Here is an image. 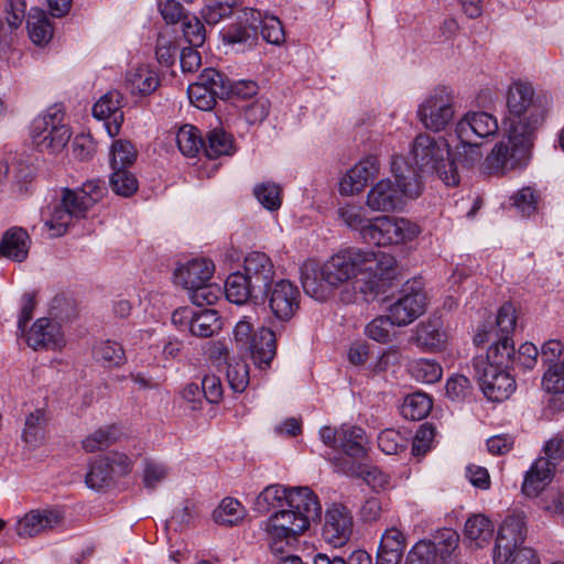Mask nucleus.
I'll list each match as a JSON object with an SVG mask.
<instances>
[{"label": "nucleus", "mask_w": 564, "mask_h": 564, "mask_svg": "<svg viewBox=\"0 0 564 564\" xmlns=\"http://www.w3.org/2000/svg\"><path fill=\"white\" fill-rule=\"evenodd\" d=\"M394 267L395 259L389 253L350 248L333 254L323 264L305 261L301 267V282L304 292L319 302L349 282L354 293H341L343 302H355L357 293L370 301L390 285Z\"/></svg>", "instance_id": "1"}, {"label": "nucleus", "mask_w": 564, "mask_h": 564, "mask_svg": "<svg viewBox=\"0 0 564 564\" xmlns=\"http://www.w3.org/2000/svg\"><path fill=\"white\" fill-rule=\"evenodd\" d=\"M547 105V97L536 95L529 82L516 80L509 86L507 137L496 143L485 158L481 164L485 174L502 176L513 169L527 165L534 133L545 118Z\"/></svg>", "instance_id": "2"}, {"label": "nucleus", "mask_w": 564, "mask_h": 564, "mask_svg": "<svg viewBox=\"0 0 564 564\" xmlns=\"http://www.w3.org/2000/svg\"><path fill=\"white\" fill-rule=\"evenodd\" d=\"M322 507L317 496H304L299 508L285 507L276 510L261 522L264 540L271 552L282 553L290 542L310 528L311 521L319 519Z\"/></svg>", "instance_id": "3"}, {"label": "nucleus", "mask_w": 564, "mask_h": 564, "mask_svg": "<svg viewBox=\"0 0 564 564\" xmlns=\"http://www.w3.org/2000/svg\"><path fill=\"white\" fill-rule=\"evenodd\" d=\"M391 172L395 178L377 182L367 194V206L373 212L390 213L402 209L405 199L417 198L423 192V183L417 171L402 156H394Z\"/></svg>", "instance_id": "4"}, {"label": "nucleus", "mask_w": 564, "mask_h": 564, "mask_svg": "<svg viewBox=\"0 0 564 564\" xmlns=\"http://www.w3.org/2000/svg\"><path fill=\"white\" fill-rule=\"evenodd\" d=\"M106 192L104 182L89 180L76 189L64 188L61 203L53 208L45 226L53 236H62L73 219L84 218L90 207L99 202Z\"/></svg>", "instance_id": "5"}, {"label": "nucleus", "mask_w": 564, "mask_h": 564, "mask_svg": "<svg viewBox=\"0 0 564 564\" xmlns=\"http://www.w3.org/2000/svg\"><path fill=\"white\" fill-rule=\"evenodd\" d=\"M411 154L422 173H436L447 186L459 183L458 171L449 162V145L444 138L421 133L413 142Z\"/></svg>", "instance_id": "6"}, {"label": "nucleus", "mask_w": 564, "mask_h": 564, "mask_svg": "<svg viewBox=\"0 0 564 564\" xmlns=\"http://www.w3.org/2000/svg\"><path fill=\"white\" fill-rule=\"evenodd\" d=\"M31 137L40 151L52 154L61 152L70 139V131L64 123L62 110L53 106L37 116L32 121Z\"/></svg>", "instance_id": "7"}, {"label": "nucleus", "mask_w": 564, "mask_h": 564, "mask_svg": "<svg viewBox=\"0 0 564 564\" xmlns=\"http://www.w3.org/2000/svg\"><path fill=\"white\" fill-rule=\"evenodd\" d=\"M544 454L525 474L522 492L528 497H536L551 482L557 465L564 459V437L551 438L544 446Z\"/></svg>", "instance_id": "8"}, {"label": "nucleus", "mask_w": 564, "mask_h": 564, "mask_svg": "<svg viewBox=\"0 0 564 564\" xmlns=\"http://www.w3.org/2000/svg\"><path fill=\"white\" fill-rule=\"evenodd\" d=\"M420 234L416 224L406 218L377 217L364 231V240L377 246H390L412 241Z\"/></svg>", "instance_id": "9"}, {"label": "nucleus", "mask_w": 564, "mask_h": 564, "mask_svg": "<svg viewBox=\"0 0 564 564\" xmlns=\"http://www.w3.org/2000/svg\"><path fill=\"white\" fill-rule=\"evenodd\" d=\"M454 113V97L452 90L445 86L435 88L417 110L422 124L434 132L444 130Z\"/></svg>", "instance_id": "10"}, {"label": "nucleus", "mask_w": 564, "mask_h": 564, "mask_svg": "<svg viewBox=\"0 0 564 564\" xmlns=\"http://www.w3.org/2000/svg\"><path fill=\"white\" fill-rule=\"evenodd\" d=\"M427 299L420 281L406 282L400 295L388 308L393 323L403 327L417 319L426 310Z\"/></svg>", "instance_id": "11"}, {"label": "nucleus", "mask_w": 564, "mask_h": 564, "mask_svg": "<svg viewBox=\"0 0 564 564\" xmlns=\"http://www.w3.org/2000/svg\"><path fill=\"white\" fill-rule=\"evenodd\" d=\"M527 535V521L522 512H512L502 521L494 550V564H507L511 551L522 549Z\"/></svg>", "instance_id": "12"}, {"label": "nucleus", "mask_w": 564, "mask_h": 564, "mask_svg": "<svg viewBox=\"0 0 564 564\" xmlns=\"http://www.w3.org/2000/svg\"><path fill=\"white\" fill-rule=\"evenodd\" d=\"M301 293L289 280H279L268 286L262 301H267L273 316L282 322L290 321L300 308Z\"/></svg>", "instance_id": "13"}, {"label": "nucleus", "mask_w": 564, "mask_h": 564, "mask_svg": "<svg viewBox=\"0 0 564 564\" xmlns=\"http://www.w3.org/2000/svg\"><path fill=\"white\" fill-rule=\"evenodd\" d=\"M311 492L313 490L308 487L270 485L257 496L254 509L260 513H265L271 509L299 508V502H302L304 496H311Z\"/></svg>", "instance_id": "14"}, {"label": "nucleus", "mask_w": 564, "mask_h": 564, "mask_svg": "<svg viewBox=\"0 0 564 564\" xmlns=\"http://www.w3.org/2000/svg\"><path fill=\"white\" fill-rule=\"evenodd\" d=\"M354 529V520L348 508L341 503H333L325 513L322 530L323 539L334 547L345 545Z\"/></svg>", "instance_id": "15"}, {"label": "nucleus", "mask_w": 564, "mask_h": 564, "mask_svg": "<svg viewBox=\"0 0 564 564\" xmlns=\"http://www.w3.org/2000/svg\"><path fill=\"white\" fill-rule=\"evenodd\" d=\"M64 514L58 509H33L15 523L14 530L21 539L45 534L63 524Z\"/></svg>", "instance_id": "16"}, {"label": "nucleus", "mask_w": 564, "mask_h": 564, "mask_svg": "<svg viewBox=\"0 0 564 564\" xmlns=\"http://www.w3.org/2000/svg\"><path fill=\"white\" fill-rule=\"evenodd\" d=\"M256 291V300H263L268 286L273 283L275 270L272 260L263 252L248 253L243 262V273Z\"/></svg>", "instance_id": "17"}, {"label": "nucleus", "mask_w": 564, "mask_h": 564, "mask_svg": "<svg viewBox=\"0 0 564 564\" xmlns=\"http://www.w3.org/2000/svg\"><path fill=\"white\" fill-rule=\"evenodd\" d=\"M25 338L26 344L34 350H58L66 344L61 324L46 317L36 319L26 332Z\"/></svg>", "instance_id": "18"}, {"label": "nucleus", "mask_w": 564, "mask_h": 564, "mask_svg": "<svg viewBox=\"0 0 564 564\" xmlns=\"http://www.w3.org/2000/svg\"><path fill=\"white\" fill-rule=\"evenodd\" d=\"M508 369L497 365H486L479 382L487 399L494 402H501L513 393L516 381L508 372Z\"/></svg>", "instance_id": "19"}, {"label": "nucleus", "mask_w": 564, "mask_h": 564, "mask_svg": "<svg viewBox=\"0 0 564 564\" xmlns=\"http://www.w3.org/2000/svg\"><path fill=\"white\" fill-rule=\"evenodd\" d=\"M122 102V94L118 90H110L101 96L93 107L94 117L105 121L110 137L119 133L123 122Z\"/></svg>", "instance_id": "20"}, {"label": "nucleus", "mask_w": 564, "mask_h": 564, "mask_svg": "<svg viewBox=\"0 0 564 564\" xmlns=\"http://www.w3.org/2000/svg\"><path fill=\"white\" fill-rule=\"evenodd\" d=\"M498 131L497 119L488 112L466 113L456 124L455 133L458 140L486 138Z\"/></svg>", "instance_id": "21"}, {"label": "nucleus", "mask_w": 564, "mask_h": 564, "mask_svg": "<svg viewBox=\"0 0 564 564\" xmlns=\"http://www.w3.org/2000/svg\"><path fill=\"white\" fill-rule=\"evenodd\" d=\"M379 162L377 158L369 156L359 161L351 167L339 183V191L343 195H354L362 191L368 181L379 174Z\"/></svg>", "instance_id": "22"}, {"label": "nucleus", "mask_w": 564, "mask_h": 564, "mask_svg": "<svg viewBox=\"0 0 564 564\" xmlns=\"http://www.w3.org/2000/svg\"><path fill=\"white\" fill-rule=\"evenodd\" d=\"M214 271L215 267L210 260L193 259L180 265L174 272V278L177 284L191 290L208 282Z\"/></svg>", "instance_id": "23"}, {"label": "nucleus", "mask_w": 564, "mask_h": 564, "mask_svg": "<svg viewBox=\"0 0 564 564\" xmlns=\"http://www.w3.org/2000/svg\"><path fill=\"white\" fill-rule=\"evenodd\" d=\"M406 546L404 533L397 527L388 528L381 535L376 564H399Z\"/></svg>", "instance_id": "24"}, {"label": "nucleus", "mask_w": 564, "mask_h": 564, "mask_svg": "<svg viewBox=\"0 0 564 564\" xmlns=\"http://www.w3.org/2000/svg\"><path fill=\"white\" fill-rule=\"evenodd\" d=\"M31 246V238L25 229L12 227L8 229L0 242L1 256L17 262L26 259Z\"/></svg>", "instance_id": "25"}, {"label": "nucleus", "mask_w": 564, "mask_h": 564, "mask_svg": "<svg viewBox=\"0 0 564 564\" xmlns=\"http://www.w3.org/2000/svg\"><path fill=\"white\" fill-rule=\"evenodd\" d=\"M243 352L250 354L259 368L269 366L276 354L274 333L267 327L259 328L257 336L250 343V348H246Z\"/></svg>", "instance_id": "26"}, {"label": "nucleus", "mask_w": 564, "mask_h": 564, "mask_svg": "<svg viewBox=\"0 0 564 564\" xmlns=\"http://www.w3.org/2000/svg\"><path fill=\"white\" fill-rule=\"evenodd\" d=\"M127 87L132 95L147 96L159 87L156 73L148 65L132 68L126 76Z\"/></svg>", "instance_id": "27"}, {"label": "nucleus", "mask_w": 564, "mask_h": 564, "mask_svg": "<svg viewBox=\"0 0 564 564\" xmlns=\"http://www.w3.org/2000/svg\"><path fill=\"white\" fill-rule=\"evenodd\" d=\"M446 339L447 336L442 329L441 323L438 321H427L416 326L413 340L425 350L437 351L444 347Z\"/></svg>", "instance_id": "28"}, {"label": "nucleus", "mask_w": 564, "mask_h": 564, "mask_svg": "<svg viewBox=\"0 0 564 564\" xmlns=\"http://www.w3.org/2000/svg\"><path fill=\"white\" fill-rule=\"evenodd\" d=\"M366 445L367 437L361 427L351 425H341L339 427L337 448L341 449L346 455L361 458L367 453Z\"/></svg>", "instance_id": "29"}, {"label": "nucleus", "mask_w": 564, "mask_h": 564, "mask_svg": "<svg viewBox=\"0 0 564 564\" xmlns=\"http://www.w3.org/2000/svg\"><path fill=\"white\" fill-rule=\"evenodd\" d=\"M494 523L485 514L477 513L469 517L464 527L465 538L476 547H482L489 543L494 534Z\"/></svg>", "instance_id": "30"}, {"label": "nucleus", "mask_w": 564, "mask_h": 564, "mask_svg": "<svg viewBox=\"0 0 564 564\" xmlns=\"http://www.w3.org/2000/svg\"><path fill=\"white\" fill-rule=\"evenodd\" d=\"M26 28L29 36L35 45H46L53 37V26L42 9L32 8L29 11Z\"/></svg>", "instance_id": "31"}, {"label": "nucleus", "mask_w": 564, "mask_h": 564, "mask_svg": "<svg viewBox=\"0 0 564 564\" xmlns=\"http://www.w3.org/2000/svg\"><path fill=\"white\" fill-rule=\"evenodd\" d=\"M46 424V413L42 409H36L25 417L22 440L29 447L37 448L44 443Z\"/></svg>", "instance_id": "32"}, {"label": "nucleus", "mask_w": 564, "mask_h": 564, "mask_svg": "<svg viewBox=\"0 0 564 564\" xmlns=\"http://www.w3.org/2000/svg\"><path fill=\"white\" fill-rule=\"evenodd\" d=\"M225 294L229 302L237 305L246 304L249 300L259 301L256 300V291L251 290V283L241 272L231 273L227 278Z\"/></svg>", "instance_id": "33"}, {"label": "nucleus", "mask_w": 564, "mask_h": 564, "mask_svg": "<svg viewBox=\"0 0 564 564\" xmlns=\"http://www.w3.org/2000/svg\"><path fill=\"white\" fill-rule=\"evenodd\" d=\"M223 323L215 310H196L191 334L196 337H212L220 332Z\"/></svg>", "instance_id": "34"}, {"label": "nucleus", "mask_w": 564, "mask_h": 564, "mask_svg": "<svg viewBox=\"0 0 564 564\" xmlns=\"http://www.w3.org/2000/svg\"><path fill=\"white\" fill-rule=\"evenodd\" d=\"M482 152L480 145L474 142L473 139L466 138V140H459V143L455 147L454 153L449 156V162L454 163V167L457 170V165L465 169H473L481 162Z\"/></svg>", "instance_id": "35"}, {"label": "nucleus", "mask_w": 564, "mask_h": 564, "mask_svg": "<svg viewBox=\"0 0 564 564\" xmlns=\"http://www.w3.org/2000/svg\"><path fill=\"white\" fill-rule=\"evenodd\" d=\"M204 152L209 159H217L234 153V140L223 129H214L208 132L204 144Z\"/></svg>", "instance_id": "36"}, {"label": "nucleus", "mask_w": 564, "mask_h": 564, "mask_svg": "<svg viewBox=\"0 0 564 564\" xmlns=\"http://www.w3.org/2000/svg\"><path fill=\"white\" fill-rule=\"evenodd\" d=\"M246 516V510L241 503L234 498H225L214 510V520L221 525L232 527L240 523Z\"/></svg>", "instance_id": "37"}, {"label": "nucleus", "mask_w": 564, "mask_h": 564, "mask_svg": "<svg viewBox=\"0 0 564 564\" xmlns=\"http://www.w3.org/2000/svg\"><path fill=\"white\" fill-rule=\"evenodd\" d=\"M409 372L416 381L427 384L437 382L443 376L441 365L433 359L426 358L411 361Z\"/></svg>", "instance_id": "38"}, {"label": "nucleus", "mask_w": 564, "mask_h": 564, "mask_svg": "<svg viewBox=\"0 0 564 564\" xmlns=\"http://www.w3.org/2000/svg\"><path fill=\"white\" fill-rule=\"evenodd\" d=\"M432 409V400L422 392H415L405 397L401 405V414L412 421L424 419Z\"/></svg>", "instance_id": "39"}, {"label": "nucleus", "mask_w": 564, "mask_h": 564, "mask_svg": "<svg viewBox=\"0 0 564 564\" xmlns=\"http://www.w3.org/2000/svg\"><path fill=\"white\" fill-rule=\"evenodd\" d=\"M176 143L180 151L188 158H194L205 144L198 129L192 124H184L178 129Z\"/></svg>", "instance_id": "40"}, {"label": "nucleus", "mask_w": 564, "mask_h": 564, "mask_svg": "<svg viewBox=\"0 0 564 564\" xmlns=\"http://www.w3.org/2000/svg\"><path fill=\"white\" fill-rule=\"evenodd\" d=\"M113 468L109 457L96 459L86 475V484L94 490H100L107 487L112 477Z\"/></svg>", "instance_id": "41"}, {"label": "nucleus", "mask_w": 564, "mask_h": 564, "mask_svg": "<svg viewBox=\"0 0 564 564\" xmlns=\"http://www.w3.org/2000/svg\"><path fill=\"white\" fill-rule=\"evenodd\" d=\"M395 326L397 325L393 323L392 318H390V315H380L371 319L366 325L365 333L370 339L381 344H387L395 337Z\"/></svg>", "instance_id": "42"}, {"label": "nucleus", "mask_w": 564, "mask_h": 564, "mask_svg": "<svg viewBox=\"0 0 564 564\" xmlns=\"http://www.w3.org/2000/svg\"><path fill=\"white\" fill-rule=\"evenodd\" d=\"M514 348L510 337L500 336L498 341L491 345L487 351V365H497L501 368H511L513 366Z\"/></svg>", "instance_id": "43"}, {"label": "nucleus", "mask_w": 564, "mask_h": 564, "mask_svg": "<svg viewBox=\"0 0 564 564\" xmlns=\"http://www.w3.org/2000/svg\"><path fill=\"white\" fill-rule=\"evenodd\" d=\"M198 77L215 99H226L231 96V82L218 70L206 68Z\"/></svg>", "instance_id": "44"}, {"label": "nucleus", "mask_w": 564, "mask_h": 564, "mask_svg": "<svg viewBox=\"0 0 564 564\" xmlns=\"http://www.w3.org/2000/svg\"><path fill=\"white\" fill-rule=\"evenodd\" d=\"M137 149L123 139L113 141L110 150V164L112 169H127L137 160Z\"/></svg>", "instance_id": "45"}, {"label": "nucleus", "mask_w": 564, "mask_h": 564, "mask_svg": "<svg viewBox=\"0 0 564 564\" xmlns=\"http://www.w3.org/2000/svg\"><path fill=\"white\" fill-rule=\"evenodd\" d=\"M95 358L106 367H117L124 361V350L116 341L106 340L94 348Z\"/></svg>", "instance_id": "46"}, {"label": "nucleus", "mask_w": 564, "mask_h": 564, "mask_svg": "<svg viewBox=\"0 0 564 564\" xmlns=\"http://www.w3.org/2000/svg\"><path fill=\"white\" fill-rule=\"evenodd\" d=\"M431 544L434 546L435 556L440 555L441 558L446 560L458 547L459 534L453 529L444 528L436 532Z\"/></svg>", "instance_id": "47"}, {"label": "nucleus", "mask_w": 564, "mask_h": 564, "mask_svg": "<svg viewBox=\"0 0 564 564\" xmlns=\"http://www.w3.org/2000/svg\"><path fill=\"white\" fill-rule=\"evenodd\" d=\"M110 186L116 194L128 197L137 192L138 181L127 169H112Z\"/></svg>", "instance_id": "48"}, {"label": "nucleus", "mask_w": 564, "mask_h": 564, "mask_svg": "<svg viewBox=\"0 0 564 564\" xmlns=\"http://www.w3.org/2000/svg\"><path fill=\"white\" fill-rule=\"evenodd\" d=\"M187 94L191 102L200 110H212L216 105L215 97L199 78L188 86Z\"/></svg>", "instance_id": "49"}, {"label": "nucleus", "mask_w": 564, "mask_h": 564, "mask_svg": "<svg viewBox=\"0 0 564 564\" xmlns=\"http://www.w3.org/2000/svg\"><path fill=\"white\" fill-rule=\"evenodd\" d=\"M338 215L349 228L359 230L362 238L365 229L372 223L366 218L362 207L356 205L339 208Z\"/></svg>", "instance_id": "50"}, {"label": "nucleus", "mask_w": 564, "mask_h": 564, "mask_svg": "<svg viewBox=\"0 0 564 564\" xmlns=\"http://www.w3.org/2000/svg\"><path fill=\"white\" fill-rule=\"evenodd\" d=\"M115 440V429L112 426H106L88 435L83 440L82 444L86 452L93 453L108 447Z\"/></svg>", "instance_id": "51"}, {"label": "nucleus", "mask_w": 564, "mask_h": 564, "mask_svg": "<svg viewBox=\"0 0 564 564\" xmlns=\"http://www.w3.org/2000/svg\"><path fill=\"white\" fill-rule=\"evenodd\" d=\"M183 34L193 47L202 46L205 42L206 32L204 24L195 15L184 17L182 22Z\"/></svg>", "instance_id": "52"}, {"label": "nucleus", "mask_w": 564, "mask_h": 564, "mask_svg": "<svg viewBox=\"0 0 564 564\" xmlns=\"http://www.w3.org/2000/svg\"><path fill=\"white\" fill-rule=\"evenodd\" d=\"M538 199L539 196L532 187H523L512 196L514 207L525 217L536 212Z\"/></svg>", "instance_id": "53"}, {"label": "nucleus", "mask_w": 564, "mask_h": 564, "mask_svg": "<svg viewBox=\"0 0 564 564\" xmlns=\"http://www.w3.org/2000/svg\"><path fill=\"white\" fill-rule=\"evenodd\" d=\"M254 195L267 209L274 210L281 205L280 187L273 183H263L254 187Z\"/></svg>", "instance_id": "54"}, {"label": "nucleus", "mask_w": 564, "mask_h": 564, "mask_svg": "<svg viewBox=\"0 0 564 564\" xmlns=\"http://www.w3.org/2000/svg\"><path fill=\"white\" fill-rule=\"evenodd\" d=\"M237 0H224L207 6L203 10V18L206 23L215 25L232 13Z\"/></svg>", "instance_id": "55"}, {"label": "nucleus", "mask_w": 564, "mask_h": 564, "mask_svg": "<svg viewBox=\"0 0 564 564\" xmlns=\"http://www.w3.org/2000/svg\"><path fill=\"white\" fill-rule=\"evenodd\" d=\"M378 446L384 454L395 455L405 448V440L398 431L387 429L378 435Z\"/></svg>", "instance_id": "56"}, {"label": "nucleus", "mask_w": 564, "mask_h": 564, "mask_svg": "<svg viewBox=\"0 0 564 564\" xmlns=\"http://www.w3.org/2000/svg\"><path fill=\"white\" fill-rule=\"evenodd\" d=\"M229 386L235 392H242L249 383V368L245 361L229 364L227 369Z\"/></svg>", "instance_id": "57"}, {"label": "nucleus", "mask_w": 564, "mask_h": 564, "mask_svg": "<svg viewBox=\"0 0 564 564\" xmlns=\"http://www.w3.org/2000/svg\"><path fill=\"white\" fill-rule=\"evenodd\" d=\"M188 291L189 299L196 306L212 305L216 303L220 294V289L217 285L208 284V282Z\"/></svg>", "instance_id": "58"}, {"label": "nucleus", "mask_w": 564, "mask_h": 564, "mask_svg": "<svg viewBox=\"0 0 564 564\" xmlns=\"http://www.w3.org/2000/svg\"><path fill=\"white\" fill-rule=\"evenodd\" d=\"M436 556L431 541L417 542L409 552L405 564H435Z\"/></svg>", "instance_id": "59"}, {"label": "nucleus", "mask_w": 564, "mask_h": 564, "mask_svg": "<svg viewBox=\"0 0 564 564\" xmlns=\"http://www.w3.org/2000/svg\"><path fill=\"white\" fill-rule=\"evenodd\" d=\"M260 31L263 40L270 44L281 45L285 41L282 23L275 17H264Z\"/></svg>", "instance_id": "60"}, {"label": "nucleus", "mask_w": 564, "mask_h": 564, "mask_svg": "<svg viewBox=\"0 0 564 564\" xmlns=\"http://www.w3.org/2000/svg\"><path fill=\"white\" fill-rule=\"evenodd\" d=\"M223 39L228 44H249L251 45L256 40V32L248 29L241 22L229 26L223 34Z\"/></svg>", "instance_id": "61"}, {"label": "nucleus", "mask_w": 564, "mask_h": 564, "mask_svg": "<svg viewBox=\"0 0 564 564\" xmlns=\"http://www.w3.org/2000/svg\"><path fill=\"white\" fill-rule=\"evenodd\" d=\"M538 356V348L532 343H524L517 352L514 351L513 366L511 368L518 367L523 370H531L536 365Z\"/></svg>", "instance_id": "62"}, {"label": "nucleus", "mask_w": 564, "mask_h": 564, "mask_svg": "<svg viewBox=\"0 0 564 564\" xmlns=\"http://www.w3.org/2000/svg\"><path fill=\"white\" fill-rule=\"evenodd\" d=\"M257 336L253 324L249 317L240 319L234 328V340L237 348L243 351L246 348H250V343Z\"/></svg>", "instance_id": "63"}, {"label": "nucleus", "mask_w": 564, "mask_h": 564, "mask_svg": "<svg viewBox=\"0 0 564 564\" xmlns=\"http://www.w3.org/2000/svg\"><path fill=\"white\" fill-rule=\"evenodd\" d=\"M470 391V381L463 375L452 376L446 382V395L453 401L464 400Z\"/></svg>", "instance_id": "64"}]
</instances>
